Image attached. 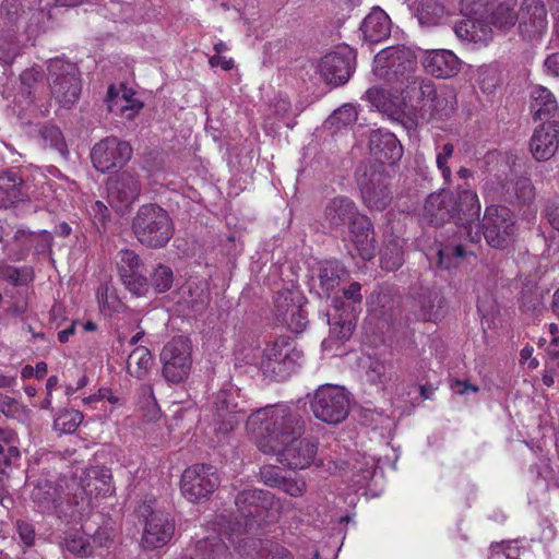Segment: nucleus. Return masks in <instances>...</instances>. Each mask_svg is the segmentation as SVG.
Wrapping results in <instances>:
<instances>
[{"mask_svg": "<svg viewBox=\"0 0 559 559\" xmlns=\"http://www.w3.org/2000/svg\"><path fill=\"white\" fill-rule=\"evenodd\" d=\"M380 263L382 270L394 272L404 263L403 252L397 247L388 248L382 253Z\"/></svg>", "mask_w": 559, "mask_h": 559, "instance_id": "54", "label": "nucleus"}, {"mask_svg": "<svg viewBox=\"0 0 559 559\" xmlns=\"http://www.w3.org/2000/svg\"><path fill=\"white\" fill-rule=\"evenodd\" d=\"M191 343L185 336L171 338L160 353L163 376L168 382L179 383L189 376L192 357Z\"/></svg>", "mask_w": 559, "mask_h": 559, "instance_id": "9", "label": "nucleus"}, {"mask_svg": "<svg viewBox=\"0 0 559 559\" xmlns=\"http://www.w3.org/2000/svg\"><path fill=\"white\" fill-rule=\"evenodd\" d=\"M453 222L455 224L475 223L479 221L480 202L475 191L461 189L454 193Z\"/></svg>", "mask_w": 559, "mask_h": 559, "instance_id": "29", "label": "nucleus"}, {"mask_svg": "<svg viewBox=\"0 0 559 559\" xmlns=\"http://www.w3.org/2000/svg\"><path fill=\"white\" fill-rule=\"evenodd\" d=\"M31 242L35 248L37 254H44L50 251L52 245V236L46 230L37 234H31Z\"/></svg>", "mask_w": 559, "mask_h": 559, "instance_id": "56", "label": "nucleus"}, {"mask_svg": "<svg viewBox=\"0 0 559 559\" xmlns=\"http://www.w3.org/2000/svg\"><path fill=\"white\" fill-rule=\"evenodd\" d=\"M456 110V94L454 90L449 87L436 88V96L431 97L425 114L429 115V119L436 121H444L450 119Z\"/></svg>", "mask_w": 559, "mask_h": 559, "instance_id": "32", "label": "nucleus"}, {"mask_svg": "<svg viewBox=\"0 0 559 559\" xmlns=\"http://www.w3.org/2000/svg\"><path fill=\"white\" fill-rule=\"evenodd\" d=\"M71 492H78V500L87 498L91 501V509L94 500L103 497H109L115 492L111 481V472L104 466H92L86 468L80 481L72 480L68 485Z\"/></svg>", "mask_w": 559, "mask_h": 559, "instance_id": "13", "label": "nucleus"}, {"mask_svg": "<svg viewBox=\"0 0 559 559\" xmlns=\"http://www.w3.org/2000/svg\"><path fill=\"white\" fill-rule=\"evenodd\" d=\"M20 52L19 45L10 40L4 43L0 38V60L4 63H11Z\"/></svg>", "mask_w": 559, "mask_h": 559, "instance_id": "62", "label": "nucleus"}, {"mask_svg": "<svg viewBox=\"0 0 559 559\" xmlns=\"http://www.w3.org/2000/svg\"><path fill=\"white\" fill-rule=\"evenodd\" d=\"M231 397L233 394L229 391L222 390L216 395L214 403V430L222 435L233 431L243 418V411L233 403Z\"/></svg>", "mask_w": 559, "mask_h": 559, "instance_id": "25", "label": "nucleus"}, {"mask_svg": "<svg viewBox=\"0 0 559 559\" xmlns=\"http://www.w3.org/2000/svg\"><path fill=\"white\" fill-rule=\"evenodd\" d=\"M284 476L281 475V471L274 466H265L261 469L262 481L271 487H280Z\"/></svg>", "mask_w": 559, "mask_h": 559, "instance_id": "60", "label": "nucleus"}, {"mask_svg": "<svg viewBox=\"0 0 559 559\" xmlns=\"http://www.w3.org/2000/svg\"><path fill=\"white\" fill-rule=\"evenodd\" d=\"M366 98L378 109L388 110V92L380 87H371L366 92Z\"/></svg>", "mask_w": 559, "mask_h": 559, "instance_id": "58", "label": "nucleus"}, {"mask_svg": "<svg viewBox=\"0 0 559 559\" xmlns=\"http://www.w3.org/2000/svg\"><path fill=\"white\" fill-rule=\"evenodd\" d=\"M423 66L436 78H451L459 73L461 61L451 50L438 49L426 53Z\"/></svg>", "mask_w": 559, "mask_h": 559, "instance_id": "28", "label": "nucleus"}, {"mask_svg": "<svg viewBox=\"0 0 559 559\" xmlns=\"http://www.w3.org/2000/svg\"><path fill=\"white\" fill-rule=\"evenodd\" d=\"M67 549L78 556L87 557L93 555V546L90 536L75 533L66 539Z\"/></svg>", "mask_w": 559, "mask_h": 559, "instance_id": "51", "label": "nucleus"}, {"mask_svg": "<svg viewBox=\"0 0 559 559\" xmlns=\"http://www.w3.org/2000/svg\"><path fill=\"white\" fill-rule=\"evenodd\" d=\"M531 109L535 119L554 118L559 109L555 95L545 86H536L532 91Z\"/></svg>", "mask_w": 559, "mask_h": 559, "instance_id": "36", "label": "nucleus"}, {"mask_svg": "<svg viewBox=\"0 0 559 559\" xmlns=\"http://www.w3.org/2000/svg\"><path fill=\"white\" fill-rule=\"evenodd\" d=\"M378 466V460L372 456L366 459L364 465L359 467V472L361 474L360 478L357 479V483L362 487L365 486L373 476L376 468Z\"/></svg>", "mask_w": 559, "mask_h": 559, "instance_id": "61", "label": "nucleus"}, {"mask_svg": "<svg viewBox=\"0 0 559 559\" xmlns=\"http://www.w3.org/2000/svg\"><path fill=\"white\" fill-rule=\"evenodd\" d=\"M298 357L299 353L289 341L278 338L264 348L259 368L264 376L280 381L289 374Z\"/></svg>", "mask_w": 559, "mask_h": 559, "instance_id": "11", "label": "nucleus"}, {"mask_svg": "<svg viewBox=\"0 0 559 559\" xmlns=\"http://www.w3.org/2000/svg\"><path fill=\"white\" fill-rule=\"evenodd\" d=\"M15 528L21 542L26 547H32L35 544L36 533L33 524L23 520H17L15 523Z\"/></svg>", "mask_w": 559, "mask_h": 559, "instance_id": "57", "label": "nucleus"}, {"mask_svg": "<svg viewBox=\"0 0 559 559\" xmlns=\"http://www.w3.org/2000/svg\"><path fill=\"white\" fill-rule=\"evenodd\" d=\"M309 280H343L349 275L346 266L336 259L314 260L309 264Z\"/></svg>", "mask_w": 559, "mask_h": 559, "instance_id": "38", "label": "nucleus"}, {"mask_svg": "<svg viewBox=\"0 0 559 559\" xmlns=\"http://www.w3.org/2000/svg\"><path fill=\"white\" fill-rule=\"evenodd\" d=\"M362 203L370 211H383L392 201V193L389 189V183H383V187L374 188L372 190L365 189V194L360 195Z\"/></svg>", "mask_w": 559, "mask_h": 559, "instance_id": "44", "label": "nucleus"}, {"mask_svg": "<svg viewBox=\"0 0 559 559\" xmlns=\"http://www.w3.org/2000/svg\"><path fill=\"white\" fill-rule=\"evenodd\" d=\"M509 181L510 178L508 174H504L503 178L497 176V182L500 186V195L504 201L524 205L530 204L535 199V188L530 178H519L512 188Z\"/></svg>", "mask_w": 559, "mask_h": 559, "instance_id": "30", "label": "nucleus"}, {"mask_svg": "<svg viewBox=\"0 0 559 559\" xmlns=\"http://www.w3.org/2000/svg\"><path fill=\"white\" fill-rule=\"evenodd\" d=\"M474 223L456 224L460 230L461 241L457 243H450L438 251L439 265L444 269L451 267V259H464L467 255H475L472 247L480 242L484 236L481 225H476V230H473Z\"/></svg>", "mask_w": 559, "mask_h": 559, "instance_id": "17", "label": "nucleus"}, {"mask_svg": "<svg viewBox=\"0 0 559 559\" xmlns=\"http://www.w3.org/2000/svg\"><path fill=\"white\" fill-rule=\"evenodd\" d=\"M453 153L454 145L452 143H445L437 155V166L447 182L450 181L452 176L451 169L448 166V160L452 157Z\"/></svg>", "mask_w": 559, "mask_h": 559, "instance_id": "55", "label": "nucleus"}, {"mask_svg": "<svg viewBox=\"0 0 559 559\" xmlns=\"http://www.w3.org/2000/svg\"><path fill=\"white\" fill-rule=\"evenodd\" d=\"M545 214L549 224L559 230V195L548 201L545 207Z\"/></svg>", "mask_w": 559, "mask_h": 559, "instance_id": "63", "label": "nucleus"}, {"mask_svg": "<svg viewBox=\"0 0 559 559\" xmlns=\"http://www.w3.org/2000/svg\"><path fill=\"white\" fill-rule=\"evenodd\" d=\"M392 369L391 361L373 358L366 370L367 380L374 385L385 389L393 380Z\"/></svg>", "mask_w": 559, "mask_h": 559, "instance_id": "43", "label": "nucleus"}, {"mask_svg": "<svg viewBox=\"0 0 559 559\" xmlns=\"http://www.w3.org/2000/svg\"><path fill=\"white\" fill-rule=\"evenodd\" d=\"M90 540L94 552L97 547H108L112 542V534L107 528H100L93 536H90Z\"/></svg>", "mask_w": 559, "mask_h": 559, "instance_id": "64", "label": "nucleus"}, {"mask_svg": "<svg viewBox=\"0 0 559 559\" xmlns=\"http://www.w3.org/2000/svg\"><path fill=\"white\" fill-rule=\"evenodd\" d=\"M51 97L63 108H71L82 91L81 73L75 63L62 58L51 59L47 67Z\"/></svg>", "mask_w": 559, "mask_h": 559, "instance_id": "5", "label": "nucleus"}, {"mask_svg": "<svg viewBox=\"0 0 559 559\" xmlns=\"http://www.w3.org/2000/svg\"><path fill=\"white\" fill-rule=\"evenodd\" d=\"M83 420V414L75 409L61 412L53 420V428L60 433H72Z\"/></svg>", "mask_w": 559, "mask_h": 559, "instance_id": "48", "label": "nucleus"}, {"mask_svg": "<svg viewBox=\"0 0 559 559\" xmlns=\"http://www.w3.org/2000/svg\"><path fill=\"white\" fill-rule=\"evenodd\" d=\"M356 203L345 195H337L328 201L323 211V218L332 231H343L353 219L359 215Z\"/></svg>", "mask_w": 559, "mask_h": 559, "instance_id": "23", "label": "nucleus"}, {"mask_svg": "<svg viewBox=\"0 0 559 559\" xmlns=\"http://www.w3.org/2000/svg\"><path fill=\"white\" fill-rule=\"evenodd\" d=\"M348 392L338 385L324 384L317 389L311 401V409L319 420L336 425L343 421L349 412Z\"/></svg>", "mask_w": 559, "mask_h": 559, "instance_id": "6", "label": "nucleus"}, {"mask_svg": "<svg viewBox=\"0 0 559 559\" xmlns=\"http://www.w3.org/2000/svg\"><path fill=\"white\" fill-rule=\"evenodd\" d=\"M369 151L373 156L371 163L394 165L403 156V147L397 138L388 131L373 130L369 136Z\"/></svg>", "mask_w": 559, "mask_h": 559, "instance_id": "20", "label": "nucleus"}, {"mask_svg": "<svg viewBox=\"0 0 559 559\" xmlns=\"http://www.w3.org/2000/svg\"><path fill=\"white\" fill-rule=\"evenodd\" d=\"M24 13L21 0H3L0 7V16L4 24L15 26Z\"/></svg>", "mask_w": 559, "mask_h": 559, "instance_id": "50", "label": "nucleus"}, {"mask_svg": "<svg viewBox=\"0 0 559 559\" xmlns=\"http://www.w3.org/2000/svg\"><path fill=\"white\" fill-rule=\"evenodd\" d=\"M197 549L202 556L206 555L209 558L216 559L226 551V545L223 543L222 537H205L198 542Z\"/></svg>", "mask_w": 559, "mask_h": 559, "instance_id": "53", "label": "nucleus"}, {"mask_svg": "<svg viewBox=\"0 0 559 559\" xmlns=\"http://www.w3.org/2000/svg\"><path fill=\"white\" fill-rule=\"evenodd\" d=\"M133 155V148L129 142L117 136H106L94 144L91 150L93 167L108 174L124 167Z\"/></svg>", "mask_w": 559, "mask_h": 559, "instance_id": "8", "label": "nucleus"}, {"mask_svg": "<svg viewBox=\"0 0 559 559\" xmlns=\"http://www.w3.org/2000/svg\"><path fill=\"white\" fill-rule=\"evenodd\" d=\"M481 229L487 245L495 249L509 246L515 230V216L512 211L499 204L488 205L481 222Z\"/></svg>", "mask_w": 559, "mask_h": 559, "instance_id": "7", "label": "nucleus"}, {"mask_svg": "<svg viewBox=\"0 0 559 559\" xmlns=\"http://www.w3.org/2000/svg\"><path fill=\"white\" fill-rule=\"evenodd\" d=\"M355 179L360 195L365 194V189L370 191L376 187H383V183H389L390 181L385 167L381 163H371V160L361 162L357 166Z\"/></svg>", "mask_w": 559, "mask_h": 559, "instance_id": "31", "label": "nucleus"}, {"mask_svg": "<svg viewBox=\"0 0 559 559\" xmlns=\"http://www.w3.org/2000/svg\"><path fill=\"white\" fill-rule=\"evenodd\" d=\"M360 31L369 43H380L389 37L391 22L388 14L380 8H374L362 21Z\"/></svg>", "mask_w": 559, "mask_h": 559, "instance_id": "33", "label": "nucleus"}, {"mask_svg": "<svg viewBox=\"0 0 559 559\" xmlns=\"http://www.w3.org/2000/svg\"><path fill=\"white\" fill-rule=\"evenodd\" d=\"M348 227L349 239L364 260H370L376 253V235L371 219L362 214L350 222Z\"/></svg>", "mask_w": 559, "mask_h": 559, "instance_id": "24", "label": "nucleus"}, {"mask_svg": "<svg viewBox=\"0 0 559 559\" xmlns=\"http://www.w3.org/2000/svg\"><path fill=\"white\" fill-rule=\"evenodd\" d=\"M153 366V356L144 346L135 347L127 360V371L136 379H143Z\"/></svg>", "mask_w": 559, "mask_h": 559, "instance_id": "41", "label": "nucleus"}, {"mask_svg": "<svg viewBox=\"0 0 559 559\" xmlns=\"http://www.w3.org/2000/svg\"><path fill=\"white\" fill-rule=\"evenodd\" d=\"M278 488L292 497H301L306 491V481L302 479H287L284 477Z\"/></svg>", "mask_w": 559, "mask_h": 559, "instance_id": "59", "label": "nucleus"}, {"mask_svg": "<svg viewBox=\"0 0 559 559\" xmlns=\"http://www.w3.org/2000/svg\"><path fill=\"white\" fill-rule=\"evenodd\" d=\"M17 437L14 431L7 428H0V455L3 456L5 464H11L20 457V451L16 447Z\"/></svg>", "mask_w": 559, "mask_h": 559, "instance_id": "47", "label": "nucleus"}, {"mask_svg": "<svg viewBox=\"0 0 559 559\" xmlns=\"http://www.w3.org/2000/svg\"><path fill=\"white\" fill-rule=\"evenodd\" d=\"M447 10L438 0H423L417 9V17L421 25L436 26L447 19Z\"/></svg>", "mask_w": 559, "mask_h": 559, "instance_id": "42", "label": "nucleus"}, {"mask_svg": "<svg viewBox=\"0 0 559 559\" xmlns=\"http://www.w3.org/2000/svg\"><path fill=\"white\" fill-rule=\"evenodd\" d=\"M40 135L45 143L61 154L67 152V143L61 130L56 126H45L40 129Z\"/></svg>", "mask_w": 559, "mask_h": 559, "instance_id": "52", "label": "nucleus"}, {"mask_svg": "<svg viewBox=\"0 0 559 559\" xmlns=\"http://www.w3.org/2000/svg\"><path fill=\"white\" fill-rule=\"evenodd\" d=\"M559 146V121L549 120L535 129L531 141L530 150L536 160L550 159Z\"/></svg>", "mask_w": 559, "mask_h": 559, "instance_id": "21", "label": "nucleus"}, {"mask_svg": "<svg viewBox=\"0 0 559 559\" xmlns=\"http://www.w3.org/2000/svg\"><path fill=\"white\" fill-rule=\"evenodd\" d=\"M372 71L379 80L399 91L416 76L417 56L403 45L386 47L374 56Z\"/></svg>", "mask_w": 559, "mask_h": 559, "instance_id": "4", "label": "nucleus"}, {"mask_svg": "<svg viewBox=\"0 0 559 559\" xmlns=\"http://www.w3.org/2000/svg\"><path fill=\"white\" fill-rule=\"evenodd\" d=\"M107 190L111 204L121 211L139 198L142 185L136 173L123 170L107 180Z\"/></svg>", "mask_w": 559, "mask_h": 559, "instance_id": "15", "label": "nucleus"}, {"mask_svg": "<svg viewBox=\"0 0 559 559\" xmlns=\"http://www.w3.org/2000/svg\"><path fill=\"white\" fill-rule=\"evenodd\" d=\"M520 34L536 39L547 31V9L543 0H523L519 11Z\"/></svg>", "mask_w": 559, "mask_h": 559, "instance_id": "18", "label": "nucleus"}, {"mask_svg": "<svg viewBox=\"0 0 559 559\" xmlns=\"http://www.w3.org/2000/svg\"><path fill=\"white\" fill-rule=\"evenodd\" d=\"M481 17L496 29L508 33L519 21L518 0H479Z\"/></svg>", "mask_w": 559, "mask_h": 559, "instance_id": "19", "label": "nucleus"}, {"mask_svg": "<svg viewBox=\"0 0 559 559\" xmlns=\"http://www.w3.org/2000/svg\"><path fill=\"white\" fill-rule=\"evenodd\" d=\"M436 88L431 80L416 75L399 90L406 107L424 112L431 97L436 96Z\"/></svg>", "mask_w": 559, "mask_h": 559, "instance_id": "27", "label": "nucleus"}, {"mask_svg": "<svg viewBox=\"0 0 559 559\" xmlns=\"http://www.w3.org/2000/svg\"><path fill=\"white\" fill-rule=\"evenodd\" d=\"M298 418L285 405H267L252 412L246 430L255 445L289 468L309 467L317 454V444L299 439Z\"/></svg>", "mask_w": 559, "mask_h": 559, "instance_id": "1", "label": "nucleus"}, {"mask_svg": "<svg viewBox=\"0 0 559 559\" xmlns=\"http://www.w3.org/2000/svg\"><path fill=\"white\" fill-rule=\"evenodd\" d=\"M0 412L8 417L24 421L28 418L29 411L14 399L0 393Z\"/></svg>", "mask_w": 559, "mask_h": 559, "instance_id": "49", "label": "nucleus"}, {"mask_svg": "<svg viewBox=\"0 0 559 559\" xmlns=\"http://www.w3.org/2000/svg\"><path fill=\"white\" fill-rule=\"evenodd\" d=\"M23 179L16 170L9 169L0 174V192L10 203L25 200L26 194L23 192Z\"/></svg>", "mask_w": 559, "mask_h": 559, "instance_id": "40", "label": "nucleus"}, {"mask_svg": "<svg viewBox=\"0 0 559 559\" xmlns=\"http://www.w3.org/2000/svg\"><path fill=\"white\" fill-rule=\"evenodd\" d=\"M455 204L454 192L450 190L431 193L424 204V217L435 226L452 222Z\"/></svg>", "mask_w": 559, "mask_h": 559, "instance_id": "26", "label": "nucleus"}, {"mask_svg": "<svg viewBox=\"0 0 559 559\" xmlns=\"http://www.w3.org/2000/svg\"><path fill=\"white\" fill-rule=\"evenodd\" d=\"M175 526L164 512H152L145 521L141 544L145 549L165 546L173 537Z\"/></svg>", "mask_w": 559, "mask_h": 559, "instance_id": "22", "label": "nucleus"}, {"mask_svg": "<svg viewBox=\"0 0 559 559\" xmlns=\"http://www.w3.org/2000/svg\"><path fill=\"white\" fill-rule=\"evenodd\" d=\"M333 308L335 311L343 312L332 321L329 319L330 336L322 342L324 352H337L341 344L349 340L356 326V317L349 305H345L338 297L333 298Z\"/></svg>", "mask_w": 559, "mask_h": 559, "instance_id": "16", "label": "nucleus"}, {"mask_svg": "<svg viewBox=\"0 0 559 559\" xmlns=\"http://www.w3.org/2000/svg\"><path fill=\"white\" fill-rule=\"evenodd\" d=\"M120 289L114 285V282H105L97 289V300L102 313L111 316L124 308L122 298L119 296Z\"/></svg>", "mask_w": 559, "mask_h": 559, "instance_id": "39", "label": "nucleus"}, {"mask_svg": "<svg viewBox=\"0 0 559 559\" xmlns=\"http://www.w3.org/2000/svg\"><path fill=\"white\" fill-rule=\"evenodd\" d=\"M116 265L122 280H147V267L133 250H120L116 255Z\"/></svg>", "mask_w": 559, "mask_h": 559, "instance_id": "35", "label": "nucleus"}, {"mask_svg": "<svg viewBox=\"0 0 559 559\" xmlns=\"http://www.w3.org/2000/svg\"><path fill=\"white\" fill-rule=\"evenodd\" d=\"M31 500L36 511L43 514H53L66 523L78 522L91 511L87 498L78 500V492H61L58 486L41 479L31 491Z\"/></svg>", "mask_w": 559, "mask_h": 559, "instance_id": "2", "label": "nucleus"}, {"mask_svg": "<svg viewBox=\"0 0 559 559\" xmlns=\"http://www.w3.org/2000/svg\"><path fill=\"white\" fill-rule=\"evenodd\" d=\"M304 304L305 296L295 282H288L275 297L277 319L294 333L302 332L308 324Z\"/></svg>", "mask_w": 559, "mask_h": 559, "instance_id": "10", "label": "nucleus"}, {"mask_svg": "<svg viewBox=\"0 0 559 559\" xmlns=\"http://www.w3.org/2000/svg\"><path fill=\"white\" fill-rule=\"evenodd\" d=\"M217 486L218 476L206 465L195 464L187 467L180 479V491L190 502L206 500Z\"/></svg>", "mask_w": 559, "mask_h": 559, "instance_id": "12", "label": "nucleus"}, {"mask_svg": "<svg viewBox=\"0 0 559 559\" xmlns=\"http://www.w3.org/2000/svg\"><path fill=\"white\" fill-rule=\"evenodd\" d=\"M99 403L104 412L111 414L126 404V399L119 391L109 386H102L97 393L83 399V404L92 409H97Z\"/></svg>", "mask_w": 559, "mask_h": 559, "instance_id": "37", "label": "nucleus"}, {"mask_svg": "<svg viewBox=\"0 0 559 559\" xmlns=\"http://www.w3.org/2000/svg\"><path fill=\"white\" fill-rule=\"evenodd\" d=\"M132 231L141 245L160 249L171 239L174 223L165 209L155 203H147L138 209L132 219Z\"/></svg>", "mask_w": 559, "mask_h": 559, "instance_id": "3", "label": "nucleus"}, {"mask_svg": "<svg viewBox=\"0 0 559 559\" xmlns=\"http://www.w3.org/2000/svg\"><path fill=\"white\" fill-rule=\"evenodd\" d=\"M356 55L348 47L326 53L321 58L319 72L324 82L332 86L344 85L355 70Z\"/></svg>", "mask_w": 559, "mask_h": 559, "instance_id": "14", "label": "nucleus"}, {"mask_svg": "<svg viewBox=\"0 0 559 559\" xmlns=\"http://www.w3.org/2000/svg\"><path fill=\"white\" fill-rule=\"evenodd\" d=\"M43 80V71L39 68H29L24 70L20 75L21 93L29 103L35 100V93Z\"/></svg>", "mask_w": 559, "mask_h": 559, "instance_id": "46", "label": "nucleus"}, {"mask_svg": "<svg viewBox=\"0 0 559 559\" xmlns=\"http://www.w3.org/2000/svg\"><path fill=\"white\" fill-rule=\"evenodd\" d=\"M456 36L465 41L487 44L492 38V26L481 17H467L454 26Z\"/></svg>", "mask_w": 559, "mask_h": 559, "instance_id": "34", "label": "nucleus"}, {"mask_svg": "<svg viewBox=\"0 0 559 559\" xmlns=\"http://www.w3.org/2000/svg\"><path fill=\"white\" fill-rule=\"evenodd\" d=\"M357 120V111L354 106L345 104L335 109L325 120L324 126L328 129L337 131L342 128L353 124Z\"/></svg>", "mask_w": 559, "mask_h": 559, "instance_id": "45", "label": "nucleus"}]
</instances>
